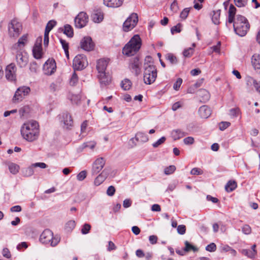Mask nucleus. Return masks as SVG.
<instances>
[{
  "mask_svg": "<svg viewBox=\"0 0 260 260\" xmlns=\"http://www.w3.org/2000/svg\"><path fill=\"white\" fill-rule=\"evenodd\" d=\"M60 122L64 128L70 129L73 126V120L71 115L67 112H63L59 117Z\"/></svg>",
  "mask_w": 260,
  "mask_h": 260,
  "instance_id": "obj_11",
  "label": "nucleus"
},
{
  "mask_svg": "<svg viewBox=\"0 0 260 260\" xmlns=\"http://www.w3.org/2000/svg\"><path fill=\"white\" fill-rule=\"evenodd\" d=\"M251 63L255 70L260 69V54H254L252 56Z\"/></svg>",
  "mask_w": 260,
  "mask_h": 260,
  "instance_id": "obj_28",
  "label": "nucleus"
},
{
  "mask_svg": "<svg viewBox=\"0 0 260 260\" xmlns=\"http://www.w3.org/2000/svg\"><path fill=\"white\" fill-rule=\"evenodd\" d=\"M8 169L11 173L15 175L19 172L20 167L19 165L11 162L7 164Z\"/></svg>",
  "mask_w": 260,
  "mask_h": 260,
  "instance_id": "obj_30",
  "label": "nucleus"
},
{
  "mask_svg": "<svg viewBox=\"0 0 260 260\" xmlns=\"http://www.w3.org/2000/svg\"><path fill=\"white\" fill-rule=\"evenodd\" d=\"M192 46V47H189L188 48L184 49V50L183 52V55L184 57H190L193 54L194 51L193 48L194 47H196V44L193 43Z\"/></svg>",
  "mask_w": 260,
  "mask_h": 260,
  "instance_id": "obj_34",
  "label": "nucleus"
},
{
  "mask_svg": "<svg viewBox=\"0 0 260 260\" xmlns=\"http://www.w3.org/2000/svg\"><path fill=\"white\" fill-rule=\"evenodd\" d=\"M242 253L248 257L253 258L256 254V251L250 250L249 249H243Z\"/></svg>",
  "mask_w": 260,
  "mask_h": 260,
  "instance_id": "obj_39",
  "label": "nucleus"
},
{
  "mask_svg": "<svg viewBox=\"0 0 260 260\" xmlns=\"http://www.w3.org/2000/svg\"><path fill=\"white\" fill-rule=\"evenodd\" d=\"M8 29L9 36L11 38H16L21 33L22 26L17 19L14 18L9 23Z\"/></svg>",
  "mask_w": 260,
  "mask_h": 260,
  "instance_id": "obj_6",
  "label": "nucleus"
},
{
  "mask_svg": "<svg viewBox=\"0 0 260 260\" xmlns=\"http://www.w3.org/2000/svg\"><path fill=\"white\" fill-rule=\"evenodd\" d=\"M166 140V138L165 137H162L161 138H160L159 140H158L156 142L152 144V146L154 148H156L158 147L161 144H163Z\"/></svg>",
  "mask_w": 260,
  "mask_h": 260,
  "instance_id": "obj_51",
  "label": "nucleus"
},
{
  "mask_svg": "<svg viewBox=\"0 0 260 260\" xmlns=\"http://www.w3.org/2000/svg\"><path fill=\"white\" fill-rule=\"evenodd\" d=\"M129 68L132 72L135 73L136 76H138L141 73V62L138 57L131 59Z\"/></svg>",
  "mask_w": 260,
  "mask_h": 260,
  "instance_id": "obj_15",
  "label": "nucleus"
},
{
  "mask_svg": "<svg viewBox=\"0 0 260 260\" xmlns=\"http://www.w3.org/2000/svg\"><path fill=\"white\" fill-rule=\"evenodd\" d=\"M237 185L235 181H229L225 186V189L227 192H231L236 189Z\"/></svg>",
  "mask_w": 260,
  "mask_h": 260,
  "instance_id": "obj_33",
  "label": "nucleus"
},
{
  "mask_svg": "<svg viewBox=\"0 0 260 260\" xmlns=\"http://www.w3.org/2000/svg\"><path fill=\"white\" fill-rule=\"evenodd\" d=\"M87 176V172L85 170L81 171L77 175V179L79 181L83 180Z\"/></svg>",
  "mask_w": 260,
  "mask_h": 260,
  "instance_id": "obj_46",
  "label": "nucleus"
},
{
  "mask_svg": "<svg viewBox=\"0 0 260 260\" xmlns=\"http://www.w3.org/2000/svg\"><path fill=\"white\" fill-rule=\"evenodd\" d=\"M73 67L75 70H81L87 65L86 57L83 54H78L73 60Z\"/></svg>",
  "mask_w": 260,
  "mask_h": 260,
  "instance_id": "obj_10",
  "label": "nucleus"
},
{
  "mask_svg": "<svg viewBox=\"0 0 260 260\" xmlns=\"http://www.w3.org/2000/svg\"><path fill=\"white\" fill-rule=\"evenodd\" d=\"M108 63V61L106 59H101L97 61L96 69L98 73L105 72Z\"/></svg>",
  "mask_w": 260,
  "mask_h": 260,
  "instance_id": "obj_26",
  "label": "nucleus"
},
{
  "mask_svg": "<svg viewBox=\"0 0 260 260\" xmlns=\"http://www.w3.org/2000/svg\"><path fill=\"white\" fill-rule=\"evenodd\" d=\"M41 43L42 38H38L32 49L34 56L36 59H40L42 56Z\"/></svg>",
  "mask_w": 260,
  "mask_h": 260,
  "instance_id": "obj_18",
  "label": "nucleus"
},
{
  "mask_svg": "<svg viewBox=\"0 0 260 260\" xmlns=\"http://www.w3.org/2000/svg\"><path fill=\"white\" fill-rule=\"evenodd\" d=\"M30 91V89L29 87L24 86L19 87L15 91L13 97V102L18 103L21 102L29 94Z\"/></svg>",
  "mask_w": 260,
  "mask_h": 260,
  "instance_id": "obj_8",
  "label": "nucleus"
},
{
  "mask_svg": "<svg viewBox=\"0 0 260 260\" xmlns=\"http://www.w3.org/2000/svg\"><path fill=\"white\" fill-rule=\"evenodd\" d=\"M199 113L201 117L207 118L211 115V110L208 106L204 105L199 108Z\"/></svg>",
  "mask_w": 260,
  "mask_h": 260,
  "instance_id": "obj_25",
  "label": "nucleus"
},
{
  "mask_svg": "<svg viewBox=\"0 0 260 260\" xmlns=\"http://www.w3.org/2000/svg\"><path fill=\"white\" fill-rule=\"evenodd\" d=\"M103 14L101 12H96L92 15V19L94 22L99 23L103 19Z\"/></svg>",
  "mask_w": 260,
  "mask_h": 260,
  "instance_id": "obj_35",
  "label": "nucleus"
},
{
  "mask_svg": "<svg viewBox=\"0 0 260 260\" xmlns=\"http://www.w3.org/2000/svg\"><path fill=\"white\" fill-rule=\"evenodd\" d=\"M242 232L245 235H249L251 232V229L248 224L244 225L242 228Z\"/></svg>",
  "mask_w": 260,
  "mask_h": 260,
  "instance_id": "obj_49",
  "label": "nucleus"
},
{
  "mask_svg": "<svg viewBox=\"0 0 260 260\" xmlns=\"http://www.w3.org/2000/svg\"><path fill=\"white\" fill-rule=\"evenodd\" d=\"M189 12V8H185L180 13V17L183 19H185Z\"/></svg>",
  "mask_w": 260,
  "mask_h": 260,
  "instance_id": "obj_53",
  "label": "nucleus"
},
{
  "mask_svg": "<svg viewBox=\"0 0 260 260\" xmlns=\"http://www.w3.org/2000/svg\"><path fill=\"white\" fill-rule=\"evenodd\" d=\"M29 111L28 106H24L20 109L19 112L21 116H23L25 114L28 113Z\"/></svg>",
  "mask_w": 260,
  "mask_h": 260,
  "instance_id": "obj_60",
  "label": "nucleus"
},
{
  "mask_svg": "<svg viewBox=\"0 0 260 260\" xmlns=\"http://www.w3.org/2000/svg\"><path fill=\"white\" fill-rule=\"evenodd\" d=\"M248 81L252 82L256 91L260 94V83H258L256 80L251 77L249 78Z\"/></svg>",
  "mask_w": 260,
  "mask_h": 260,
  "instance_id": "obj_43",
  "label": "nucleus"
},
{
  "mask_svg": "<svg viewBox=\"0 0 260 260\" xmlns=\"http://www.w3.org/2000/svg\"><path fill=\"white\" fill-rule=\"evenodd\" d=\"M186 135V133L179 129L173 130L171 133L172 137L175 140H178Z\"/></svg>",
  "mask_w": 260,
  "mask_h": 260,
  "instance_id": "obj_29",
  "label": "nucleus"
},
{
  "mask_svg": "<svg viewBox=\"0 0 260 260\" xmlns=\"http://www.w3.org/2000/svg\"><path fill=\"white\" fill-rule=\"evenodd\" d=\"M233 23L235 32L240 37L245 36L250 28L248 20L241 15H237Z\"/></svg>",
  "mask_w": 260,
  "mask_h": 260,
  "instance_id": "obj_3",
  "label": "nucleus"
},
{
  "mask_svg": "<svg viewBox=\"0 0 260 260\" xmlns=\"http://www.w3.org/2000/svg\"><path fill=\"white\" fill-rule=\"evenodd\" d=\"M247 0H234L235 4L238 7H242L245 6Z\"/></svg>",
  "mask_w": 260,
  "mask_h": 260,
  "instance_id": "obj_52",
  "label": "nucleus"
},
{
  "mask_svg": "<svg viewBox=\"0 0 260 260\" xmlns=\"http://www.w3.org/2000/svg\"><path fill=\"white\" fill-rule=\"evenodd\" d=\"M220 10H216L212 11V20L215 24L219 23Z\"/></svg>",
  "mask_w": 260,
  "mask_h": 260,
  "instance_id": "obj_32",
  "label": "nucleus"
},
{
  "mask_svg": "<svg viewBox=\"0 0 260 260\" xmlns=\"http://www.w3.org/2000/svg\"><path fill=\"white\" fill-rule=\"evenodd\" d=\"M17 65L21 68H24L28 62V56L24 50H14Z\"/></svg>",
  "mask_w": 260,
  "mask_h": 260,
  "instance_id": "obj_7",
  "label": "nucleus"
},
{
  "mask_svg": "<svg viewBox=\"0 0 260 260\" xmlns=\"http://www.w3.org/2000/svg\"><path fill=\"white\" fill-rule=\"evenodd\" d=\"M176 170L175 166L172 165L167 167L164 171L165 174L166 175H170L172 174Z\"/></svg>",
  "mask_w": 260,
  "mask_h": 260,
  "instance_id": "obj_47",
  "label": "nucleus"
},
{
  "mask_svg": "<svg viewBox=\"0 0 260 260\" xmlns=\"http://www.w3.org/2000/svg\"><path fill=\"white\" fill-rule=\"evenodd\" d=\"M40 126L38 122L31 120L24 123L21 126L20 132L22 138L29 142L38 140L40 135Z\"/></svg>",
  "mask_w": 260,
  "mask_h": 260,
  "instance_id": "obj_1",
  "label": "nucleus"
},
{
  "mask_svg": "<svg viewBox=\"0 0 260 260\" xmlns=\"http://www.w3.org/2000/svg\"><path fill=\"white\" fill-rule=\"evenodd\" d=\"M171 10L173 12H177L178 10V4L176 0H174L170 6Z\"/></svg>",
  "mask_w": 260,
  "mask_h": 260,
  "instance_id": "obj_57",
  "label": "nucleus"
},
{
  "mask_svg": "<svg viewBox=\"0 0 260 260\" xmlns=\"http://www.w3.org/2000/svg\"><path fill=\"white\" fill-rule=\"evenodd\" d=\"M78 81V77L76 73L74 72L70 80V84L72 86H75Z\"/></svg>",
  "mask_w": 260,
  "mask_h": 260,
  "instance_id": "obj_41",
  "label": "nucleus"
},
{
  "mask_svg": "<svg viewBox=\"0 0 260 260\" xmlns=\"http://www.w3.org/2000/svg\"><path fill=\"white\" fill-rule=\"evenodd\" d=\"M100 84L102 85H107L109 84L111 81V77L108 73L103 72L98 73V75Z\"/></svg>",
  "mask_w": 260,
  "mask_h": 260,
  "instance_id": "obj_21",
  "label": "nucleus"
},
{
  "mask_svg": "<svg viewBox=\"0 0 260 260\" xmlns=\"http://www.w3.org/2000/svg\"><path fill=\"white\" fill-rule=\"evenodd\" d=\"M31 165L34 168L39 167L41 169H45L47 167V165L44 162H36Z\"/></svg>",
  "mask_w": 260,
  "mask_h": 260,
  "instance_id": "obj_58",
  "label": "nucleus"
},
{
  "mask_svg": "<svg viewBox=\"0 0 260 260\" xmlns=\"http://www.w3.org/2000/svg\"><path fill=\"white\" fill-rule=\"evenodd\" d=\"M182 83V79L181 78H178L177 81L173 85V88L175 90H178Z\"/></svg>",
  "mask_w": 260,
  "mask_h": 260,
  "instance_id": "obj_55",
  "label": "nucleus"
},
{
  "mask_svg": "<svg viewBox=\"0 0 260 260\" xmlns=\"http://www.w3.org/2000/svg\"><path fill=\"white\" fill-rule=\"evenodd\" d=\"M198 95L200 98V101L202 103L208 102L210 98L209 92L205 89H201L198 92Z\"/></svg>",
  "mask_w": 260,
  "mask_h": 260,
  "instance_id": "obj_24",
  "label": "nucleus"
},
{
  "mask_svg": "<svg viewBox=\"0 0 260 260\" xmlns=\"http://www.w3.org/2000/svg\"><path fill=\"white\" fill-rule=\"evenodd\" d=\"M186 227L184 225H179L177 227V232L180 235H183L185 233Z\"/></svg>",
  "mask_w": 260,
  "mask_h": 260,
  "instance_id": "obj_61",
  "label": "nucleus"
},
{
  "mask_svg": "<svg viewBox=\"0 0 260 260\" xmlns=\"http://www.w3.org/2000/svg\"><path fill=\"white\" fill-rule=\"evenodd\" d=\"M135 140L143 143L146 142L148 140V137L146 134L142 132H138L136 134L135 138H132L130 140V141L133 143V146L136 145Z\"/></svg>",
  "mask_w": 260,
  "mask_h": 260,
  "instance_id": "obj_22",
  "label": "nucleus"
},
{
  "mask_svg": "<svg viewBox=\"0 0 260 260\" xmlns=\"http://www.w3.org/2000/svg\"><path fill=\"white\" fill-rule=\"evenodd\" d=\"M88 20V17L86 13L83 12L79 13L74 20L75 27L78 28L84 27L86 25Z\"/></svg>",
  "mask_w": 260,
  "mask_h": 260,
  "instance_id": "obj_14",
  "label": "nucleus"
},
{
  "mask_svg": "<svg viewBox=\"0 0 260 260\" xmlns=\"http://www.w3.org/2000/svg\"><path fill=\"white\" fill-rule=\"evenodd\" d=\"M231 125V123L226 121H222L219 124V128L221 131H224Z\"/></svg>",
  "mask_w": 260,
  "mask_h": 260,
  "instance_id": "obj_48",
  "label": "nucleus"
},
{
  "mask_svg": "<svg viewBox=\"0 0 260 260\" xmlns=\"http://www.w3.org/2000/svg\"><path fill=\"white\" fill-rule=\"evenodd\" d=\"M56 24V22L54 20H50L46 26V29L51 30Z\"/></svg>",
  "mask_w": 260,
  "mask_h": 260,
  "instance_id": "obj_54",
  "label": "nucleus"
},
{
  "mask_svg": "<svg viewBox=\"0 0 260 260\" xmlns=\"http://www.w3.org/2000/svg\"><path fill=\"white\" fill-rule=\"evenodd\" d=\"M124 0H103L104 4L109 8H117L122 6Z\"/></svg>",
  "mask_w": 260,
  "mask_h": 260,
  "instance_id": "obj_23",
  "label": "nucleus"
},
{
  "mask_svg": "<svg viewBox=\"0 0 260 260\" xmlns=\"http://www.w3.org/2000/svg\"><path fill=\"white\" fill-rule=\"evenodd\" d=\"M206 250L210 252H214L216 250V246L215 243H211L206 247Z\"/></svg>",
  "mask_w": 260,
  "mask_h": 260,
  "instance_id": "obj_56",
  "label": "nucleus"
},
{
  "mask_svg": "<svg viewBox=\"0 0 260 260\" xmlns=\"http://www.w3.org/2000/svg\"><path fill=\"white\" fill-rule=\"evenodd\" d=\"M56 63L54 59H48L43 66V72L45 75H51L56 70Z\"/></svg>",
  "mask_w": 260,
  "mask_h": 260,
  "instance_id": "obj_16",
  "label": "nucleus"
},
{
  "mask_svg": "<svg viewBox=\"0 0 260 260\" xmlns=\"http://www.w3.org/2000/svg\"><path fill=\"white\" fill-rule=\"evenodd\" d=\"M138 22V16L137 13H132L124 21L123 24V30L127 32L134 28Z\"/></svg>",
  "mask_w": 260,
  "mask_h": 260,
  "instance_id": "obj_9",
  "label": "nucleus"
},
{
  "mask_svg": "<svg viewBox=\"0 0 260 260\" xmlns=\"http://www.w3.org/2000/svg\"><path fill=\"white\" fill-rule=\"evenodd\" d=\"M96 143L95 141H90L84 143L83 144V148H89L90 149H93Z\"/></svg>",
  "mask_w": 260,
  "mask_h": 260,
  "instance_id": "obj_42",
  "label": "nucleus"
},
{
  "mask_svg": "<svg viewBox=\"0 0 260 260\" xmlns=\"http://www.w3.org/2000/svg\"><path fill=\"white\" fill-rule=\"evenodd\" d=\"M109 169L107 168H105L103 171L95 178L94 183L96 186H99L102 184L108 177L109 172Z\"/></svg>",
  "mask_w": 260,
  "mask_h": 260,
  "instance_id": "obj_20",
  "label": "nucleus"
},
{
  "mask_svg": "<svg viewBox=\"0 0 260 260\" xmlns=\"http://www.w3.org/2000/svg\"><path fill=\"white\" fill-rule=\"evenodd\" d=\"M76 223L75 221L70 220L68 221L66 224V229L69 230H72L75 226Z\"/></svg>",
  "mask_w": 260,
  "mask_h": 260,
  "instance_id": "obj_62",
  "label": "nucleus"
},
{
  "mask_svg": "<svg viewBox=\"0 0 260 260\" xmlns=\"http://www.w3.org/2000/svg\"><path fill=\"white\" fill-rule=\"evenodd\" d=\"M185 247L184 248V252H189L191 250L196 252L198 250V249L193 245L190 244L187 241H185Z\"/></svg>",
  "mask_w": 260,
  "mask_h": 260,
  "instance_id": "obj_37",
  "label": "nucleus"
},
{
  "mask_svg": "<svg viewBox=\"0 0 260 260\" xmlns=\"http://www.w3.org/2000/svg\"><path fill=\"white\" fill-rule=\"evenodd\" d=\"M132 86L131 81L127 79H125L121 82V86L125 90L130 89Z\"/></svg>",
  "mask_w": 260,
  "mask_h": 260,
  "instance_id": "obj_38",
  "label": "nucleus"
},
{
  "mask_svg": "<svg viewBox=\"0 0 260 260\" xmlns=\"http://www.w3.org/2000/svg\"><path fill=\"white\" fill-rule=\"evenodd\" d=\"M91 229V226L88 223H85L81 229V233L83 235H86L89 232Z\"/></svg>",
  "mask_w": 260,
  "mask_h": 260,
  "instance_id": "obj_44",
  "label": "nucleus"
},
{
  "mask_svg": "<svg viewBox=\"0 0 260 260\" xmlns=\"http://www.w3.org/2000/svg\"><path fill=\"white\" fill-rule=\"evenodd\" d=\"M22 172L24 177H30L34 174V167L32 166V165H31L28 167L23 169L22 171Z\"/></svg>",
  "mask_w": 260,
  "mask_h": 260,
  "instance_id": "obj_31",
  "label": "nucleus"
},
{
  "mask_svg": "<svg viewBox=\"0 0 260 260\" xmlns=\"http://www.w3.org/2000/svg\"><path fill=\"white\" fill-rule=\"evenodd\" d=\"M63 32L68 37L70 38L73 37L74 35L73 29L71 26L69 24H66V25H64Z\"/></svg>",
  "mask_w": 260,
  "mask_h": 260,
  "instance_id": "obj_36",
  "label": "nucleus"
},
{
  "mask_svg": "<svg viewBox=\"0 0 260 260\" xmlns=\"http://www.w3.org/2000/svg\"><path fill=\"white\" fill-rule=\"evenodd\" d=\"M27 35H24L20 38L17 43L14 44L12 47L13 50H24L23 48L27 42Z\"/></svg>",
  "mask_w": 260,
  "mask_h": 260,
  "instance_id": "obj_19",
  "label": "nucleus"
},
{
  "mask_svg": "<svg viewBox=\"0 0 260 260\" xmlns=\"http://www.w3.org/2000/svg\"><path fill=\"white\" fill-rule=\"evenodd\" d=\"M17 68L14 63H11L8 65L5 69V76L6 79L10 81L16 80Z\"/></svg>",
  "mask_w": 260,
  "mask_h": 260,
  "instance_id": "obj_12",
  "label": "nucleus"
},
{
  "mask_svg": "<svg viewBox=\"0 0 260 260\" xmlns=\"http://www.w3.org/2000/svg\"><path fill=\"white\" fill-rule=\"evenodd\" d=\"M81 96L80 94H74L71 96V100L73 104H78L81 100Z\"/></svg>",
  "mask_w": 260,
  "mask_h": 260,
  "instance_id": "obj_45",
  "label": "nucleus"
},
{
  "mask_svg": "<svg viewBox=\"0 0 260 260\" xmlns=\"http://www.w3.org/2000/svg\"><path fill=\"white\" fill-rule=\"evenodd\" d=\"M106 160L103 157L98 158L92 164L91 173L92 176L99 173L103 169Z\"/></svg>",
  "mask_w": 260,
  "mask_h": 260,
  "instance_id": "obj_13",
  "label": "nucleus"
},
{
  "mask_svg": "<svg viewBox=\"0 0 260 260\" xmlns=\"http://www.w3.org/2000/svg\"><path fill=\"white\" fill-rule=\"evenodd\" d=\"M39 68V66L37 63L34 61L30 63L29 70L32 73H36Z\"/></svg>",
  "mask_w": 260,
  "mask_h": 260,
  "instance_id": "obj_50",
  "label": "nucleus"
},
{
  "mask_svg": "<svg viewBox=\"0 0 260 260\" xmlns=\"http://www.w3.org/2000/svg\"><path fill=\"white\" fill-rule=\"evenodd\" d=\"M141 46V40L138 35H134L122 49L123 54L131 56L136 54Z\"/></svg>",
  "mask_w": 260,
  "mask_h": 260,
  "instance_id": "obj_4",
  "label": "nucleus"
},
{
  "mask_svg": "<svg viewBox=\"0 0 260 260\" xmlns=\"http://www.w3.org/2000/svg\"><path fill=\"white\" fill-rule=\"evenodd\" d=\"M151 57L149 56L145 59L144 82L146 84H151L153 83L157 77V70L155 66L151 62Z\"/></svg>",
  "mask_w": 260,
  "mask_h": 260,
  "instance_id": "obj_2",
  "label": "nucleus"
},
{
  "mask_svg": "<svg viewBox=\"0 0 260 260\" xmlns=\"http://www.w3.org/2000/svg\"><path fill=\"white\" fill-rule=\"evenodd\" d=\"M203 173V171L200 169L197 168H193L190 171L191 174L193 175H201Z\"/></svg>",
  "mask_w": 260,
  "mask_h": 260,
  "instance_id": "obj_59",
  "label": "nucleus"
},
{
  "mask_svg": "<svg viewBox=\"0 0 260 260\" xmlns=\"http://www.w3.org/2000/svg\"><path fill=\"white\" fill-rule=\"evenodd\" d=\"M2 253L3 255L7 258H10L11 257V253L7 248L3 249Z\"/></svg>",
  "mask_w": 260,
  "mask_h": 260,
  "instance_id": "obj_63",
  "label": "nucleus"
},
{
  "mask_svg": "<svg viewBox=\"0 0 260 260\" xmlns=\"http://www.w3.org/2000/svg\"><path fill=\"white\" fill-rule=\"evenodd\" d=\"M236 12V8L233 5H231L230 6L229 12H228V22L229 23H232L234 22L235 18V14Z\"/></svg>",
  "mask_w": 260,
  "mask_h": 260,
  "instance_id": "obj_27",
  "label": "nucleus"
},
{
  "mask_svg": "<svg viewBox=\"0 0 260 260\" xmlns=\"http://www.w3.org/2000/svg\"><path fill=\"white\" fill-rule=\"evenodd\" d=\"M60 238L57 235L53 236V232L49 230H45L40 237V241L45 244H50L52 247L56 246L60 242Z\"/></svg>",
  "mask_w": 260,
  "mask_h": 260,
  "instance_id": "obj_5",
  "label": "nucleus"
},
{
  "mask_svg": "<svg viewBox=\"0 0 260 260\" xmlns=\"http://www.w3.org/2000/svg\"><path fill=\"white\" fill-rule=\"evenodd\" d=\"M166 58L172 64H176L178 62L176 57L172 53L167 54Z\"/></svg>",
  "mask_w": 260,
  "mask_h": 260,
  "instance_id": "obj_40",
  "label": "nucleus"
},
{
  "mask_svg": "<svg viewBox=\"0 0 260 260\" xmlns=\"http://www.w3.org/2000/svg\"><path fill=\"white\" fill-rule=\"evenodd\" d=\"M94 43L90 37H85L80 41L81 48L87 51H90L94 48Z\"/></svg>",
  "mask_w": 260,
  "mask_h": 260,
  "instance_id": "obj_17",
  "label": "nucleus"
},
{
  "mask_svg": "<svg viewBox=\"0 0 260 260\" xmlns=\"http://www.w3.org/2000/svg\"><path fill=\"white\" fill-rule=\"evenodd\" d=\"M182 106V103L181 102H177L175 103L172 107V109L173 111H176L179 108H181Z\"/></svg>",
  "mask_w": 260,
  "mask_h": 260,
  "instance_id": "obj_64",
  "label": "nucleus"
}]
</instances>
